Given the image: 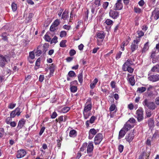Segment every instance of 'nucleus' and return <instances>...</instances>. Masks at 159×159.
Instances as JSON below:
<instances>
[{
	"label": "nucleus",
	"mask_w": 159,
	"mask_h": 159,
	"mask_svg": "<svg viewBox=\"0 0 159 159\" xmlns=\"http://www.w3.org/2000/svg\"><path fill=\"white\" fill-rule=\"evenodd\" d=\"M75 51L73 50H71L70 52V56H73L75 54Z\"/></svg>",
	"instance_id": "55"
},
{
	"label": "nucleus",
	"mask_w": 159,
	"mask_h": 159,
	"mask_svg": "<svg viewBox=\"0 0 159 159\" xmlns=\"http://www.w3.org/2000/svg\"><path fill=\"white\" fill-rule=\"evenodd\" d=\"M16 106V104L11 103L8 106V108L10 109H12L13 108Z\"/></svg>",
	"instance_id": "46"
},
{
	"label": "nucleus",
	"mask_w": 159,
	"mask_h": 159,
	"mask_svg": "<svg viewBox=\"0 0 159 159\" xmlns=\"http://www.w3.org/2000/svg\"><path fill=\"white\" fill-rule=\"evenodd\" d=\"M35 55L37 56H40V50L39 49V48H37L36 51L34 50V51L30 52H29L28 59L29 62L30 63H33V62L31 60L33 59L34 58Z\"/></svg>",
	"instance_id": "3"
},
{
	"label": "nucleus",
	"mask_w": 159,
	"mask_h": 159,
	"mask_svg": "<svg viewBox=\"0 0 159 159\" xmlns=\"http://www.w3.org/2000/svg\"><path fill=\"white\" fill-rule=\"evenodd\" d=\"M103 138L102 134L101 133L98 134L95 137L94 143L96 145L99 144Z\"/></svg>",
	"instance_id": "8"
},
{
	"label": "nucleus",
	"mask_w": 159,
	"mask_h": 159,
	"mask_svg": "<svg viewBox=\"0 0 159 159\" xmlns=\"http://www.w3.org/2000/svg\"><path fill=\"white\" fill-rule=\"evenodd\" d=\"M7 35L6 33H4L2 34V39L4 41L7 40Z\"/></svg>",
	"instance_id": "36"
},
{
	"label": "nucleus",
	"mask_w": 159,
	"mask_h": 159,
	"mask_svg": "<svg viewBox=\"0 0 159 159\" xmlns=\"http://www.w3.org/2000/svg\"><path fill=\"white\" fill-rule=\"evenodd\" d=\"M115 83L113 81H112L111 82V85L112 88H114L115 87Z\"/></svg>",
	"instance_id": "61"
},
{
	"label": "nucleus",
	"mask_w": 159,
	"mask_h": 159,
	"mask_svg": "<svg viewBox=\"0 0 159 159\" xmlns=\"http://www.w3.org/2000/svg\"><path fill=\"white\" fill-rule=\"evenodd\" d=\"M40 67V58H39L36 60L35 65L34 66V69L35 70L38 69Z\"/></svg>",
	"instance_id": "25"
},
{
	"label": "nucleus",
	"mask_w": 159,
	"mask_h": 159,
	"mask_svg": "<svg viewBox=\"0 0 159 159\" xmlns=\"http://www.w3.org/2000/svg\"><path fill=\"white\" fill-rule=\"evenodd\" d=\"M98 131V129L96 130L94 129H90L89 132V138H92L93 136L95 135Z\"/></svg>",
	"instance_id": "13"
},
{
	"label": "nucleus",
	"mask_w": 159,
	"mask_h": 159,
	"mask_svg": "<svg viewBox=\"0 0 159 159\" xmlns=\"http://www.w3.org/2000/svg\"><path fill=\"white\" fill-rule=\"evenodd\" d=\"M134 11L137 13L139 14L142 12V10L139 7H134Z\"/></svg>",
	"instance_id": "32"
},
{
	"label": "nucleus",
	"mask_w": 159,
	"mask_h": 159,
	"mask_svg": "<svg viewBox=\"0 0 159 159\" xmlns=\"http://www.w3.org/2000/svg\"><path fill=\"white\" fill-rule=\"evenodd\" d=\"M121 0H117V2L115 4L114 6L115 10H120L123 8V5L121 2Z\"/></svg>",
	"instance_id": "10"
},
{
	"label": "nucleus",
	"mask_w": 159,
	"mask_h": 159,
	"mask_svg": "<svg viewBox=\"0 0 159 159\" xmlns=\"http://www.w3.org/2000/svg\"><path fill=\"white\" fill-rule=\"evenodd\" d=\"M25 122V121L24 119H22L20 120L18 124L17 127L20 129L24 125Z\"/></svg>",
	"instance_id": "20"
},
{
	"label": "nucleus",
	"mask_w": 159,
	"mask_h": 159,
	"mask_svg": "<svg viewBox=\"0 0 159 159\" xmlns=\"http://www.w3.org/2000/svg\"><path fill=\"white\" fill-rule=\"evenodd\" d=\"M93 148V146L92 142L89 143L87 146V152L88 153L92 152Z\"/></svg>",
	"instance_id": "16"
},
{
	"label": "nucleus",
	"mask_w": 159,
	"mask_h": 159,
	"mask_svg": "<svg viewBox=\"0 0 159 159\" xmlns=\"http://www.w3.org/2000/svg\"><path fill=\"white\" fill-rule=\"evenodd\" d=\"M98 82V80L97 78H95L93 81L92 83L90 84V87L91 89H93L96 85V84Z\"/></svg>",
	"instance_id": "24"
},
{
	"label": "nucleus",
	"mask_w": 159,
	"mask_h": 159,
	"mask_svg": "<svg viewBox=\"0 0 159 159\" xmlns=\"http://www.w3.org/2000/svg\"><path fill=\"white\" fill-rule=\"evenodd\" d=\"M109 3L107 2H106L104 3L103 5V7L105 9H106Z\"/></svg>",
	"instance_id": "56"
},
{
	"label": "nucleus",
	"mask_w": 159,
	"mask_h": 159,
	"mask_svg": "<svg viewBox=\"0 0 159 159\" xmlns=\"http://www.w3.org/2000/svg\"><path fill=\"white\" fill-rule=\"evenodd\" d=\"M11 7L13 11H15L17 9L16 4L14 2L12 3L11 4Z\"/></svg>",
	"instance_id": "39"
},
{
	"label": "nucleus",
	"mask_w": 159,
	"mask_h": 159,
	"mask_svg": "<svg viewBox=\"0 0 159 159\" xmlns=\"http://www.w3.org/2000/svg\"><path fill=\"white\" fill-rule=\"evenodd\" d=\"M153 72H159V65H157L154 66L152 69Z\"/></svg>",
	"instance_id": "29"
},
{
	"label": "nucleus",
	"mask_w": 159,
	"mask_h": 159,
	"mask_svg": "<svg viewBox=\"0 0 159 159\" xmlns=\"http://www.w3.org/2000/svg\"><path fill=\"white\" fill-rule=\"evenodd\" d=\"M68 12L67 11H65L62 13L61 18L64 20H66L68 18Z\"/></svg>",
	"instance_id": "23"
},
{
	"label": "nucleus",
	"mask_w": 159,
	"mask_h": 159,
	"mask_svg": "<svg viewBox=\"0 0 159 159\" xmlns=\"http://www.w3.org/2000/svg\"><path fill=\"white\" fill-rule=\"evenodd\" d=\"M143 104L144 106H146L149 108L154 109L155 106L154 103L152 102H148V100L145 99L143 102Z\"/></svg>",
	"instance_id": "6"
},
{
	"label": "nucleus",
	"mask_w": 159,
	"mask_h": 159,
	"mask_svg": "<svg viewBox=\"0 0 159 159\" xmlns=\"http://www.w3.org/2000/svg\"><path fill=\"white\" fill-rule=\"evenodd\" d=\"M135 120L133 118H130L129 120V122L130 123H134L135 122Z\"/></svg>",
	"instance_id": "64"
},
{
	"label": "nucleus",
	"mask_w": 159,
	"mask_h": 159,
	"mask_svg": "<svg viewBox=\"0 0 159 159\" xmlns=\"http://www.w3.org/2000/svg\"><path fill=\"white\" fill-rule=\"evenodd\" d=\"M58 120L60 121H62L63 120L66 121V120L64 117V119H63V116H60L58 118Z\"/></svg>",
	"instance_id": "59"
},
{
	"label": "nucleus",
	"mask_w": 159,
	"mask_h": 159,
	"mask_svg": "<svg viewBox=\"0 0 159 159\" xmlns=\"http://www.w3.org/2000/svg\"><path fill=\"white\" fill-rule=\"evenodd\" d=\"M126 133L122 129L119 132L118 139H120L123 138L125 135Z\"/></svg>",
	"instance_id": "21"
},
{
	"label": "nucleus",
	"mask_w": 159,
	"mask_h": 159,
	"mask_svg": "<svg viewBox=\"0 0 159 159\" xmlns=\"http://www.w3.org/2000/svg\"><path fill=\"white\" fill-rule=\"evenodd\" d=\"M57 116V113L55 112H54L51 115V117L52 118L54 119L56 118Z\"/></svg>",
	"instance_id": "57"
},
{
	"label": "nucleus",
	"mask_w": 159,
	"mask_h": 159,
	"mask_svg": "<svg viewBox=\"0 0 159 159\" xmlns=\"http://www.w3.org/2000/svg\"><path fill=\"white\" fill-rule=\"evenodd\" d=\"M66 35V33L65 31H61L60 32V36L61 37H63L65 36Z\"/></svg>",
	"instance_id": "44"
},
{
	"label": "nucleus",
	"mask_w": 159,
	"mask_h": 159,
	"mask_svg": "<svg viewBox=\"0 0 159 159\" xmlns=\"http://www.w3.org/2000/svg\"><path fill=\"white\" fill-rule=\"evenodd\" d=\"M124 149V146L122 145H120L119 146L118 149L120 152H122Z\"/></svg>",
	"instance_id": "49"
},
{
	"label": "nucleus",
	"mask_w": 159,
	"mask_h": 159,
	"mask_svg": "<svg viewBox=\"0 0 159 159\" xmlns=\"http://www.w3.org/2000/svg\"><path fill=\"white\" fill-rule=\"evenodd\" d=\"M63 28L67 30H69L70 28V26L66 25H65L63 26Z\"/></svg>",
	"instance_id": "63"
},
{
	"label": "nucleus",
	"mask_w": 159,
	"mask_h": 159,
	"mask_svg": "<svg viewBox=\"0 0 159 159\" xmlns=\"http://www.w3.org/2000/svg\"><path fill=\"white\" fill-rule=\"evenodd\" d=\"M97 37L101 39H103L105 37L104 34L102 33H98L97 34Z\"/></svg>",
	"instance_id": "30"
},
{
	"label": "nucleus",
	"mask_w": 159,
	"mask_h": 159,
	"mask_svg": "<svg viewBox=\"0 0 159 159\" xmlns=\"http://www.w3.org/2000/svg\"><path fill=\"white\" fill-rule=\"evenodd\" d=\"M140 40V39L139 38H136L134 40L131 46V49L132 52L134 51L138 48V44Z\"/></svg>",
	"instance_id": "4"
},
{
	"label": "nucleus",
	"mask_w": 159,
	"mask_h": 159,
	"mask_svg": "<svg viewBox=\"0 0 159 159\" xmlns=\"http://www.w3.org/2000/svg\"><path fill=\"white\" fill-rule=\"evenodd\" d=\"M148 125L149 126L150 128L151 129L154 126V121L152 119H150L148 121Z\"/></svg>",
	"instance_id": "28"
},
{
	"label": "nucleus",
	"mask_w": 159,
	"mask_h": 159,
	"mask_svg": "<svg viewBox=\"0 0 159 159\" xmlns=\"http://www.w3.org/2000/svg\"><path fill=\"white\" fill-rule=\"evenodd\" d=\"M57 38L56 36H54L52 39V40H51V43H56L57 42Z\"/></svg>",
	"instance_id": "41"
},
{
	"label": "nucleus",
	"mask_w": 159,
	"mask_h": 159,
	"mask_svg": "<svg viewBox=\"0 0 159 159\" xmlns=\"http://www.w3.org/2000/svg\"><path fill=\"white\" fill-rule=\"evenodd\" d=\"M146 89L145 87H139L138 88L137 92L139 93H141L146 91Z\"/></svg>",
	"instance_id": "26"
},
{
	"label": "nucleus",
	"mask_w": 159,
	"mask_h": 159,
	"mask_svg": "<svg viewBox=\"0 0 159 159\" xmlns=\"http://www.w3.org/2000/svg\"><path fill=\"white\" fill-rule=\"evenodd\" d=\"M69 107H63L61 110V112L64 113H66L67 112L70 110Z\"/></svg>",
	"instance_id": "33"
},
{
	"label": "nucleus",
	"mask_w": 159,
	"mask_h": 159,
	"mask_svg": "<svg viewBox=\"0 0 159 159\" xmlns=\"http://www.w3.org/2000/svg\"><path fill=\"white\" fill-rule=\"evenodd\" d=\"M152 15L154 16L155 20H157L159 18V11L154 10L152 12Z\"/></svg>",
	"instance_id": "18"
},
{
	"label": "nucleus",
	"mask_w": 159,
	"mask_h": 159,
	"mask_svg": "<svg viewBox=\"0 0 159 159\" xmlns=\"http://www.w3.org/2000/svg\"><path fill=\"white\" fill-rule=\"evenodd\" d=\"M100 1L101 0H95V4L98 6H100Z\"/></svg>",
	"instance_id": "60"
},
{
	"label": "nucleus",
	"mask_w": 159,
	"mask_h": 159,
	"mask_svg": "<svg viewBox=\"0 0 159 159\" xmlns=\"http://www.w3.org/2000/svg\"><path fill=\"white\" fill-rule=\"evenodd\" d=\"M109 15L110 17L113 19H115L118 17L119 13L115 10H111L109 11Z\"/></svg>",
	"instance_id": "9"
},
{
	"label": "nucleus",
	"mask_w": 159,
	"mask_h": 159,
	"mask_svg": "<svg viewBox=\"0 0 159 159\" xmlns=\"http://www.w3.org/2000/svg\"><path fill=\"white\" fill-rule=\"evenodd\" d=\"M121 54H122V52H119L116 55V58H117V59L119 58L120 57Z\"/></svg>",
	"instance_id": "62"
},
{
	"label": "nucleus",
	"mask_w": 159,
	"mask_h": 159,
	"mask_svg": "<svg viewBox=\"0 0 159 159\" xmlns=\"http://www.w3.org/2000/svg\"><path fill=\"white\" fill-rule=\"evenodd\" d=\"M128 78L129 83L132 86H133L135 84V80L133 76H131L129 74L128 75Z\"/></svg>",
	"instance_id": "15"
},
{
	"label": "nucleus",
	"mask_w": 159,
	"mask_h": 159,
	"mask_svg": "<svg viewBox=\"0 0 159 159\" xmlns=\"http://www.w3.org/2000/svg\"><path fill=\"white\" fill-rule=\"evenodd\" d=\"M128 42L127 43L125 44V45H126L128 44ZM125 43L124 41L123 42L122 45L121 46V50L122 51H123L124 50V47L125 45Z\"/></svg>",
	"instance_id": "53"
},
{
	"label": "nucleus",
	"mask_w": 159,
	"mask_h": 159,
	"mask_svg": "<svg viewBox=\"0 0 159 159\" xmlns=\"http://www.w3.org/2000/svg\"><path fill=\"white\" fill-rule=\"evenodd\" d=\"M15 111V110L12 111L11 112L10 114V117L11 118H14L15 117L16 115V113Z\"/></svg>",
	"instance_id": "48"
},
{
	"label": "nucleus",
	"mask_w": 159,
	"mask_h": 159,
	"mask_svg": "<svg viewBox=\"0 0 159 159\" xmlns=\"http://www.w3.org/2000/svg\"><path fill=\"white\" fill-rule=\"evenodd\" d=\"M33 16V14L32 13H30L29 14L27 18L28 21H29L31 19L32 17Z\"/></svg>",
	"instance_id": "51"
},
{
	"label": "nucleus",
	"mask_w": 159,
	"mask_h": 159,
	"mask_svg": "<svg viewBox=\"0 0 159 159\" xmlns=\"http://www.w3.org/2000/svg\"><path fill=\"white\" fill-rule=\"evenodd\" d=\"M137 33L139 36L138 37H137L136 38H140V37L143 36L144 35V33L142 31H138Z\"/></svg>",
	"instance_id": "43"
},
{
	"label": "nucleus",
	"mask_w": 159,
	"mask_h": 159,
	"mask_svg": "<svg viewBox=\"0 0 159 159\" xmlns=\"http://www.w3.org/2000/svg\"><path fill=\"white\" fill-rule=\"evenodd\" d=\"M148 42H147L144 44L143 49L142 50L143 52H145L148 49Z\"/></svg>",
	"instance_id": "34"
},
{
	"label": "nucleus",
	"mask_w": 159,
	"mask_h": 159,
	"mask_svg": "<svg viewBox=\"0 0 159 159\" xmlns=\"http://www.w3.org/2000/svg\"><path fill=\"white\" fill-rule=\"evenodd\" d=\"M143 111L142 108H139L136 111V117L139 121H141L143 119Z\"/></svg>",
	"instance_id": "5"
},
{
	"label": "nucleus",
	"mask_w": 159,
	"mask_h": 159,
	"mask_svg": "<svg viewBox=\"0 0 159 159\" xmlns=\"http://www.w3.org/2000/svg\"><path fill=\"white\" fill-rule=\"evenodd\" d=\"M4 133V129L3 128L0 129V138L3 136Z\"/></svg>",
	"instance_id": "52"
},
{
	"label": "nucleus",
	"mask_w": 159,
	"mask_h": 159,
	"mask_svg": "<svg viewBox=\"0 0 159 159\" xmlns=\"http://www.w3.org/2000/svg\"><path fill=\"white\" fill-rule=\"evenodd\" d=\"M78 79L79 82L82 83L83 82L82 74V73L78 75Z\"/></svg>",
	"instance_id": "35"
},
{
	"label": "nucleus",
	"mask_w": 159,
	"mask_h": 159,
	"mask_svg": "<svg viewBox=\"0 0 159 159\" xmlns=\"http://www.w3.org/2000/svg\"><path fill=\"white\" fill-rule=\"evenodd\" d=\"M6 59L5 57H2L0 58V66L3 67L5 66V61H6Z\"/></svg>",
	"instance_id": "17"
},
{
	"label": "nucleus",
	"mask_w": 159,
	"mask_h": 159,
	"mask_svg": "<svg viewBox=\"0 0 159 159\" xmlns=\"http://www.w3.org/2000/svg\"><path fill=\"white\" fill-rule=\"evenodd\" d=\"M134 137V134L133 132L131 133L126 136L125 139L127 141L130 143L132 141Z\"/></svg>",
	"instance_id": "14"
},
{
	"label": "nucleus",
	"mask_w": 159,
	"mask_h": 159,
	"mask_svg": "<svg viewBox=\"0 0 159 159\" xmlns=\"http://www.w3.org/2000/svg\"><path fill=\"white\" fill-rule=\"evenodd\" d=\"M60 23V20L57 19L53 23L50 28V30L51 31H54L57 29V27Z\"/></svg>",
	"instance_id": "7"
},
{
	"label": "nucleus",
	"mask_w": 159,
	"mask_h": 159,
	"mask_svg": "<svg viewBox=\"0 0 159 159\" xmlns=\"http://www.w3.org/2000/svg\"><path fill=\"white\" fill-rule=\"evenodd\" d=\"M148 80L152 82H155L159 80V75H150L148 77Z\"/></svg>",
	"instance_id": "11"
},
{
	"label": "nucleus",
	"mask_w": 159,
	"mask_h": 159,
	"mask_svg": "<svg viewBox=\"0 0 159 159\" xmlns=\"http://www.w3.org/2000/svg\"><path fill=\"white\" fill-rule=\"evenodd\" d=\"M144 2L143 0H141L139 2L138 4L141 7L143 6L144 4Z\"/></svg>",
	"instance_id": "54"
},
{
	"label": "nucleus",
	"mask_w": 159,
	"mask_h": 159,
	"mask_svg": "<svg viewBox=\"0 0 159 159\" xmlns=\"http://www.w3.org/2000/svg\"><path fill=\"white\" fill-rule=\"evenodd\" d=\"M95 119L96 118L95 116H92L90 119L89 122L91 124L93 123L95 120Z\"/></svg>",
	"instance_id": "50"
},
{
	"label": "nucleus",
	"mask_w": 159,
	"mask_h": 159,
	"mask_svg": "<svg viewBox=\"0 0 159 159\" xmlns=\"http://www.w3.org/2000/svg\"><path fill=\"white\" fill-rule=\"evenodd\" d=\"M15 112H16V115L18 116L20 115V108L18 107H17L15 109Z\"/></svg>",
	"instance_id": "47"
},
{
	"label": "nucleus",
	"mask_w": 159,
	"mask_h": 159,
	"mask_svg": "<svg viewBox=\"0 0 159 159\" xmlns=\"http://www.w3.org/2000/svg\"><path fill=\"white\" fill-rule=\"evenodd\" d=\"M70 77H74L76 76V75L75 72L73 71H70L68 73Z\"/></svg>",
	"instance_id": "45"
},
{
	"label": "nucleus",
	"mask_w": 159,
	"mask_h": 159,
	"mask_svg": "<svg viewBox=\"0 0 159 159\" xmlns=\"http://www.w3.org/2000/svg\"><path fill=\"white\" fill-rule=\"evenodd\" d=\"M76 135V132L74 130H72L70 131L69 133V136L71 137H74Z\"/></svg>",
	"instance_id": "27"
},
{
	"label": "nucleus",
	"mask_w": 159,
	"mask_h": 159,
	"mask_svg": "<svg viewBox=\"0 0 159 159\" xmlns=\"http://www.w3.org/2000/svg\"><path fill=\"white\" fill-rule=\"evenodd\" d=\"M44 39L47 42H49L51 41V38L48 34H46L45 35Z\"/></svg>",
	"instance_id": "38"
},
{
	"label": "nucleus",
	"mask_w": 159,
	"mask_h": 159,
	"mask_svg": "<svg viewBox=\"0 0 159 159\" xmlns=\"http://www.w3.org/2000/svg\"><path fill=\"white\" fill-rule=\"evenodd\" d=\"M25 146L27 148H32L33 147L32 144V142L30 139H28L26 142L25 143Z\"/></svg>",
	"instance_id": "22"
},
{
	"label": "nucleus",
	"mask_w": 159,
	"mask_h": 159,
	"mask_svg": "<svg viewBox=\"0 0 159 159\" xmlns=\"http://www.w3.org/2000/svg\"><path fill=\"white\" fill-rule=\"evenodd\" d=\"M26 152L24 150L21 149L18 150L17 152V157L21 158L23 157L26 154Z\"/></svg>",
	"instance_id": "12"
},
{
	"label": "nucleus",
	"mask_w": 159,
	"mask_h": 159,
	"mask_svg": "<svg viewBox=\"0 0 159 159\" xmlns=\"http://www.w3.org/2000/svg\"><path fill=\"white\" fill-rule=\"evenodd\" d=\"M66 40L62 41L60 44V47H64L66 46Z\"/></svg>",
	"instance_id": "40"
},
{
	"label": "nucleus",
	"mask_w": 159,
	"mask_h": 159,
	"mask_svg": "<svg viewBox=\"0 0 159 159\" xmlns=\"http://www.w3.org/2000/svg\"><path fill=\"white\" fill-rule=\"evenodd\" d=\"M105 23L108 25H110L112 24L113 21L109 19H107L105 21Z\"/></svg>",
	"instance_id": "37"
},
{
	"label": "nucleus",
	"mask_w": 159,
	"mask_h": 159,
	"mask_svg": "<svg viewBox=\"0 0 159 159\" xmlns=\"http://www.w3.org/2000/svg\"><path fill=\"white\" fill-rule=\"evenodd\" d=\"M70 89L71 92L73 93L76 92L77 90V88L75 86H72Z\"/></svg>",
	"instance_id": "42"
},
{
	"label": "nucleus",
	"mask_w": 159,
	"mask_h": 159,
	"mask_svg": "<svg viewBox=\"0 0 159 159\" xmlns=\"http://www.w3.org/2000/svg\"><path fill=\"white\" fill-rule=\"evenodd\" d=\"M116 106L114 104H112L111 106L109 108L110 111L111 112L114 111L115 112H116Z\"/></svg>",
	"instance_id": "31"
},
{
	"label": "nucleus",
	"mask_w": 159,
	"mask_h": 159,
	"mask_svg": "<svg viewBox=\"0 0 159 159\" xmlns=\"http://www.w3.org/2000/svg\"><path fill=\"white\" fill-rule=\"evenodd\" d=\"M128 108L130 110H132L134 108V105L132 103H130L128 105Z\"/></svg>",
	"instance_id": "58"
},
{
	"label": "nucleus",
	"mask_w": 159,
	"mask_h": 159,
	"mask_svg": "<svg viewBox=\"0 0 159 159\" xmlns=\"http://www.w3.org/2000/svg\"><path fill=\"white\" fill-rule=\"evenodd\" d=\"M92 107L91 100L88 99L85 105L83 111L84 118L85 119H87L90 116L89 112L90 111Z\"/></svg>",
	"instance_id": "1"
},
{
	"label": "nucleus",
	"mask_w": 159,
	"mask_h": 159,
	"mask_svg": "<svg viewBox=\"0 0 159 159\" xmlns=\"http://www.w3.org/2000/svg\"><path fill=\"white\" fill-rule=\"evenodd\" d=\"M131 128V125L130 124H128V123H127L125 125L122 129L126 132L128 130H129Z\"/></svg>",
	"instance_id": "19"
},
{
	"label": "nucleus",
	"mask_w": 159,
	"mask_h": 159,
	"mask_svg": "<svg viewBox=\"0 0 159 159\" xmlns=\"http://www.w3.org/2000/svg\"><path fill=\"white\" fill-rule=\"evenodd\" d=\"M132 64V61L130 59H128L123 64L122 67V69L124 71H128L130 73H132L134 69L131 66Z\"/></svg>",
	"instance_id": "2"
}]
</instances>
